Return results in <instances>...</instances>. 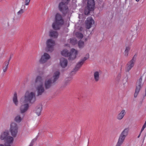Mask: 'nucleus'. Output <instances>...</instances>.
Here are the masks:
<instances>
[{"mask_svg":"<svg viewBox=\"0 0 146 146\" xmlns=\"http://www.w3.org/2000/svg\"><path fill=\"white\" fill-rule=\"evenodd\" d=\"M15 17H13V19L11 20H9L7 22L8 26H9L10 24H12L13 23L15 22Z\"/></svg>","mask_w":146,"mask_h":146,"instance_id":"nucleus-32","label":"nucleus"},{"mask_svg":"<svg viewBox=\"0 0 146 146\" xmlns=\"http://www.w3.org/2000/svg\"><path fill=\"white\" fill-rule=\"evenodd\" d=\"M69 0H62L58 5V8L60 11L64 13L68 11V10L67 4Z\"/></svg>","mask_w":146,"mask_h":146,"instance_id":"nucleus-8","label":"nucleus"},{"mask_svg":"<svg viewBox=\"0 0 146 146\" xmlns=\"http://www.w3.org/2000/svg\"><path fill=\"white\" fill-rule=\"evenodd\" d=\"M42 109V106L41 105H39L36 107L35 110V112L38 116L40 115Z\"/></svg>","mask_w":146,"mask_h":146,"instance_id":"nucleus-23","label":"nucleus"},{"mask_svg":"<svg viewBox=\"0 0 146 146\" xmlns=\"http://www.w3.org/2000/svg\"><path fill=\"white\" fill-rule=\"evenodd\" d=\"M125 110H121L120 113L117 115V119L119 120L122 119L125 115Z\"/></svg>","mask_w":146,"mask_h":146,"instance_id":"nucleus-22","label":"nucleus"},{"mask_svg":"<svg viewBox=\"0 0 146 146\" xmlns=\"http://www.w3.org/2000/svg\"><path fill=\"white\" fill-rule=\"evenodd\" d=\"M6 143L5 144V146H11L10 144L13 143L14 139L13 137L11 136H8L5 139Z\"/></svg>","mask_w":146,"mask_h":146,"instance_id":"nucleus-17","label":"nucleus"},{"mask_svg":"<svg viewBox=\"0 0 146 146\" xmlns=\"http://www.w3.org/2000/svg\"><path fill=\"white\" fill-rule=\"evenodd\" d=\"M33 141H34V140H33V141H32L31 143L32 142L33 143Z\"/></svg>","mask_w":146,"mask_h":146,"instance_id":"nucleus-42","label":"nucleus"},{"mask_svg":"<svg viewBox=\"0 0 146 146\" xmlns=\"http://www.w3.org/2000/svg\"><path fill=\"white\" fill-rule=\"evenodd\" d=\"M78 44L79 47L80 48H83L84 46V42L81 40H80L79 41Z\"/></svg>","mask_w":146,"mask_h":146,"instance_id":"nucleus-30","label":"nucleus"},{"mask_svg":"<svg viewBox=\"0 0 146 146\" xmlns=\"http://www.w3.org/2000/svg\"><path fill=\"white\" fill-rule=\"evenodd\" d=\"M94 23V21L92 17H88L86 22V25L87 29H90L93 24Z\"/></svg>","mask_w":146,"mask_h":146,"instance_id":"nucleus-14","label":"nucleus"},{"mask_svg":"<svg viewBox=\"0 0 146 146\" xmlns=\"http://www.w3.org/2000/svg\"><path fill=\"white\" fill-rule=\"evenodd\" d=\"M70 42L73 45H74L77 42V40L75 38H71L70 39Z\"/></svg>","mask_w":146,"mask_h":146,"instance_id":"nucleus-33","label":"nucleus"},{"mask_svg":"<svg viewBox=\"0 0 146 146\" xmlns=\"http://www.w3.org/2000/svg\"><path fill=\"white\" fill-rule=\"evenodd\" d=\"M50 58V55L46 53H44L42 55L39 60V62L41 64H43L46 62Z\"/></svg>","mask_w":146,"mask_h":146,"instance_id":"nucleus-15","label":"nucleus"},{"mask_svg":"<svg viewBox=\"0 0 146 146\" xmlns=\"http://www.w3.org/2000/svg\"><path fill=\"white\" fill-rule=\"evenodd\" d=\"M11 57H12V56H10V58H9V59L8 60V61H6L5 62H8V64H9V62L10 61V60H11Z\"/></svg>","mask_w":146,"mask_h":146,"instance_id":"nucleus-36","label":"nucleus"},{"mask_svg":"<svg viewBox=\"0 0 146 146\" xmlns=\"http://www.w3.org/2000/svg\"><path fill=\"white\" fill-rule=\"evenodd\" d=\"M142 76H141L140 78L138 81L137 82L136 84L138 85H141L142 81Z\"/></svg>","mask_w":146,"mask_h":146,"instance_id":"nucleus-34","label":"nucleus"},{"mask_svg":"<svg viewBox=\"0 0 146 146\" xmlns=\"http://www.w3.org/2000/svg\"><path fill=\"white\" fill-rule=\"evenodd\" d=\"M131 49V46L130 45L126 46L124 54L125 56H128L129 52Z\"/></svg>","mask_w":146,"mask_h":146,"instance_id":"nucleus-25","label":"nucleus"},{"mask_svg":"<svg viewBox=\"0 0 146 146\" xmlns=\"http://www.w3.org/2000/svg\"><path fill=\"white\" fill-rule=\"evenodd\" d=\"M34 84L37 91V96L41 95L44 91L43 86V80L42 77L38 76L35 80Z\"/></svg>","mask_w":146,"mask_h":146,"instance_id":"nucleus-1","label":"nucleus"},{"mask_svg":"<svg viewBox=\"0 0 146 146\" xmlns=\"http://www.w3.org/2000/svg\"><path fill=\"white\" fill-rule=\"evenodd\" d=\"M46 50L47 52H52L54 49V46L55 45L54 41L52 39H48L46 42Z\"/></svg>","mask_w":146,"mask_h":146,"instance_id":"nucleus-9","label":"nucleus"},{"mask_svg":"<svg viewBox=\"0 0 146 146\" xmlns=\"http://www.w3.org/2000/svg\"><path fill=\"white\" fill-rule=\"evenodd\" d=\"M24 116L23 114H18L15 117L14 121L17 123H19L23 119Z\"/></svg>","mask_w":146,"mask_h":146,"instance_id":"nucleus-16","label":"nucleus"},{"mask_svg":"<svg viewBox=\"0 0 146 146\" xmlns=\"http://www.w3.org/2000/svg\"><path fill=\"white\" fill-rule=\"evenodd\" d=\"M94 77L96 82H98L100 80V72L95 71L94 73Z\"/></svg>","mask_w":146,"mask_h":146,"instance_id":"nucleus-26","label":"nucleus"},{"mask_svg":"<svg viewBox=\"0 0 146 146\" xmlns=\"http://www.w3.org/2000/svg\"><path fill=\"white\" fill-rule=\"evenodd\" d=\"M68 61L64 58H62L60 59V64L61 66L63 68H64L67 65Z\"/></svg>","mask_w":146,"mask_h":146,"instance_id":"nucleus-19","label":"nucleus"},{"mask_svg":"<svg viewBox=\"0 0 146 146\" xmlns=\"http://www.w3.org/2000/svg\"><path fill=\"white\" fill-rule=\"evenodd\" d=\"M135 60V58L134 56L131 60L128 62L125 68V71L126 72H129L133 67Z\"/></svg>","mask_w":146,"mask_h":146,"instance_id":"nucleus-12","label":"nucleus"},{"mask_svg":"<svg viewBox=\"0 0 146 146\" xmlns=\"http://www.w3.org/2000/svg\"><path fill=\"white\" fill-rule=\"evenodd\" d=\"M140 0H135V1H137V2H138Z\"/></svg>","mask_w":146,"mask_h":146,"instance_id":"nucleus-41","label":"nucleus"},{"mask_svg":"<svg viewBox=\"0 0 146 146\" xmlns=\"http://www.w3.org/2000/svg\"><path fill=\"white\" fill-rule=\"evenodd\" d=\"M142 132H141V131H140V133L139 134V135H138V137H138V138H139V137H140V136L141 134V133Z\"/></svg>","mask_w":146,"mask_h":146,"instance_id":"nucleus-37","label":"nucleus"},{"mask_svg":"<svg viewBox=\"0 0 146 146\" xmlns=\"http://www.w3.org/2000/svg\"><path fill=\"white\" fill-rule=\"evenodd\" d=\"M9 135V132L7 131L2 132L0 135V139L1 140H5Z\"/></svg>","mask_w":146,"mask_h":146,"instance_id":"nucleus-18","label":"nucleus"},{"mask_svg":"<svg viewBox=\"0 0 146 146\" xmlns=\"http://www.w3.org/2000/svg\"><path fill=\"white\" fill-rule=\"evenodd\" d=\"M36 93L35 92H27L23 97L21 99L24 102L33 104L36 101Z\"/></svg>","mask_w":146,"mask_h":146,"instance_id":"nucleus-3","label":"nucleus"},{"mask_svg":"<svg viewBox=\"0 0 146 146\" xmlns=\"http://www.w3.org/2000/svg\"><path fill=\"white\" fill-rule=\"evenodd\" d=\"M54 82L51 79H49L46 80L45 82L44 85L46 88L48 89L52 86V84Z\"/></svg>","mask_w":146,"mask_h":146,"instance_id":"nucleus-21","label":"nucleus"},{"mask_svg":"<svg viewBox=\"0 0 146 146\" xmlns=\"http://www.w3.org/2000/svg\"><path fill=\"white\" fill-rule=\"evenodd\" d=\"M13 101L15 105H18V101L17 100V95L16 92H15L14 94L13 97Z\"/></svg>","mask_w":146,"mask_h":146,"instance_id":"nucleus-28","label":"nucleus"},{"mask_svg":"<svg viewBox=\"0 0 146 146\" xmlns=\"http://www.w3.org/2000/svg\"><path fill=\"white\" fill-rule=\"evenodd\" d=\"M76 35L77 37L80 38H82L83 37V34L79 32H77L76 33Z\"/></svg>","mask_w":146,"mask_h":146,"instance_id":"nucleus-31","label":"nucleus"},{"mask_svg":"<svg viewBox=\"0 0 146 146\" xmlns=\"http://www.w3.org/2000/svg\"><path fill=\"white\" fill-rule=\"evenodd\" d=\"M23 101L20 100V101L21 102V105L19 108L20 113L21 114H23L26 112L29 108V104L27 102H24Z\"/></svg>","mask_w":146,"mask_h":146,"instance_id":"nucleus-10","label":"nucleus"},{"mask_svg":"<svg viewBox=\"0 0 146 146\" xmlns=\"http://www.w3.org/2000/svg\"><path fill=\"white\" fill-rule=\"evenodd\" d=\"M0 146H4V145L2 144H0Z\"/></svg>","mask_w":146,"mask_h":146,"instance_id":"nucleus-40","label":"nucleus"},{"mask_svg":"<svg viewBox=\"0 0 146 146\" xmlns=\"http://www.w3.org/2000/svg\"><path fill=\"white\" fill-rule=\"evenodd\" d=\"M72 79V78H67V80H66V85L67 84V83H69V82Z\"/></svg>","mask_w":146,"mask_h":146,"instance_id":"nucleus-35","label":"nucleus"},{"mask_svg":"<svg viewBox=\"0 0 146 146\" xmlns=\"http://www.w3.org/2000/svg\"><path fill=\"white\" fill-rule=\"evenodd\" d=\"M141 85H138L136 84V88L134 94V97L135 98H136L137 97L141 89Z\"/></svg>","mask_w":146,"mask_h":146,"instance_id":"nucleus-27","label":"nucleus"},{"mask_svg":"<svg viewBox=\"0 0 146 146\" xmlns=\"http://www.w3.org/2000/svg\"><path fill=\"white\" fill-rule=\"evenodd\" d=\"M78 54V51L74 48L71 50L70 52H68L66 50H64L61 52V54L63 56L65 57H68L69 60H72L75 58L76 55Z\"/></svg>","mask_w":146,"mask_h":146,"instance_id":"nucleus-4","label":"nucleus"},{"mask_svg":"<svg viewBox=\"0 0 146 146\" xmlns=\"http://www.w3.org/2000/svg\"><path fill=\"white\" fill-rule=\"evenodd\" d=\"M9 65L8 62L5 63V66H3V71L4 72H5L8 68V65Z\"/></svg>","mask_w":146,"mask_h":146,"instance_id":"nucleus-29","label":"nucleus"},{"mask_svg":"<svg viewBox=\"0 0 146 146\" xmlns=\"http://www.w3.org/2000/svg\"><path fill=\"white\" fill-rule=\"evenodd\" d=\"M145 96H146V88H145Z\"/></svg>","mask_w":146,"mask_h":146,"instance_id":"nucleus-39","label":"nucleus"},{"mask_svg":"<svg viewBox=\"0 0 146 146\" xmlns=\"http://www.w3.org/2000/svg\"><path fill=\"white\" fill-rule=\"evenodd\" d=\"M64 23L62 16L60 14L58 13L55 15L54 20L52 24V27L55 30H58Z\"/></svg>","mask_w":146,"mask_h":146,"instance_id":"nucleus-2","label":"nucleus"},{"mask_svg":"<svg viewBox=\"0 0 146 146\" xmlns=\"http://www.w3.org/2000/svg\"><path fill=\"white\" fill-rule=\"evenodd\" d=\"M33 143L32 142L31 143L29 146H33Z\"/></svg>","mask_w":146,"mask_h":146,"instance_id":"nucleus-38","label":"nucleus"},{"mask_svg":"<svg viewBox=\"0 0 146 146\" xmlns=\"http://www.w3.org/2000/svg\"><path fill=\"white\" fill-rule=\"evenodd\" d=\"M60 75V72L59 71H56L54 73L52 78V80L53 81V82H55L58 79Z\"/></svg>","mask_w":146,"mask_h":146,"instance_id":"nucleus-20","label":"nucleus"},{"mask_svg":"<svg viewBox=\"0 0 146 146\" xmlns=\"http://www.w3.org/2000/svg\"><path fill=\"white\" fill-rule=\"evenodd\" d=\"M129 130L128 128H126L119 135L115 146H121L123 143L126 136L127 135Z\"/></svg>","mask_w":146,"mask_h":146,"instance_id":"nucleus-5","label":"nucleus"},{"mask_svg":"<svg viewBox=\"0 0 146 146\" xmlns=\"http://www.w3.org/2000/svg\"><path fill=\"white\" fill-rule=\"evenodd\" d=\"M89 54H87L86 55V57H84L83 58L81 59L76 64L74 70V71H73V72L74 71L75 72L78 71L82 66L84 62L89 58Z\"/></svg>","mask_w":146,"mask_h":146,"instance_id":"nucleus-11","label":"nucleus"},{"mask_svg":"<svg viewBox=\"0 0 146 146\" xmlns=\"http://www.w3.org/2000/svg\"><path fill=\"white\" fill-rule=\"evenodd\" d=\"M31 0H25V4L22 5L21 9L17 13L18 16H21L24 13L25 11V6L29 5Z\"/></svg>","mask_w":146,"mask_h":146,"instance_id":"nucleus-13","label":"nucleus"},{"mask_svg":"<svg viewBox=\"0 0 146 146\" xmlns=\"http://www.w3.org/2000/svg\"><path fill=\"white\" fill-rule=\"evenodd\" d=\"M58 35V33L56 31L52 30H51L50 31L49 36L50 37L54 38H56L57 37Z\"/></svg>","mask_w":146,"mask_h":146,"instance_id":"nucleus-24","label":"nucleus"},{"mask_svg":"<svg viewBox=\"0 0 146 146\" xmlns=\"http://www.w3.org/2000/svg\"><path fill=\"white\" fill-rule=\"evenodd\" d=\"M18 127L17 124L15 122H12L10 125L9 131L11 135L13 137H15L17 134Z\"/></svg>","mask_w":146,"mask_h":146,"instance_id":"nucleus-7","label":"nucleus"},{"mask_svg":"<svg viewBox=\"0 0 146 146\" xmlns=\"http://www.w3.org/2000/svg\"><path fill=\"white\" fill-rule=\"evenodd\" d=\"M95 4L94 0H88L87 7H85L84 11L86 15H88L91 11L94 10Z\"/></svg>","mask_w":146,"mask_h":146,"instance_id":"nucleus-6","label":"nucleus"}]
</instances>
